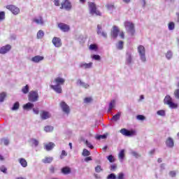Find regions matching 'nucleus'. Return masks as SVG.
<instances>
[{
    "mask_svg": "<svg viewBox=\"0 0 179 179\" xmlns=\"http://www.w3.org/2000/svg\"><path fill=\"white\" fill-rule=\"evenodd\" d=\"M176 171H172L169 172V176H171V177H176Z\"/></svg>",
    "mask_w": 179,
    "mask_h": 179,
    "instance_id": "obj_60",
    "label": "nucleus"
},
{
    "mask_svg": "<svg viewBox=\"0 0 179 179\" xmlns=\"http://www.w3.org/2000/svg\"><path fill=\"white\" fill-rule=\"evenodd\" d=\"M55 146V144H54V143L50 142L45 145V149L48 152L50 150H52Z\"/></svg>",
    "mask_w": 179,
    "mask_h": 179,
    "instance_id": "obj_24",
    "label": "nucleus"
},
{
    "mask_svg": "<svg viewBox=\"0 0 179 179\" xmlns=\"http://www.w3.org/2000/svg\"><path fill=\"white\" fill-rule=\"evenodd\" d=\"M54 3L55 6H59V0H55Z\"/></svg>",
    "mask_w": 179,
    "mask_h": 179,
    "instance_id": "obj_62",
    "label": "nucleus"
},
{
    "mask_svg": "<svg viewBox=\"0 0 179 179\" xmlns=\"http://www.w3.org/2000/svg\"><path fill=\"white\" fill-rule=\"evenodd\" d=\"M60 9H65L66 10H71L72 9V4L69 2V0H65L62 3Z\"/></svg>",
    "mask_w": 179,
    "mask_h": 179,
    "instance_id": "obj_10",
    "label": "nucleus"
},
{
    "mask_svg": "<svg viewBox=\"0 0 179 179\" xmlns=\"http://www.w3.org/2000/svg\"><path fill=\"white\" fill-rule=\"evenodd\" d=\"M41 118L42 120H48V118H51V113L48 111L43 110L41 113Z\"/></svg>",
    "mask_w": 179,
    "mask_h": 179,
    "instance_id": "obj_21",
    "label": "nucleus"
},
{
    "mask_svg": "<svg viewBox=\"0 0 179 179\" xmlns=\"http://www.w3.org/2000/svg\"><path fill=\"white\" fill-rule=\"evenodd\" d=\"M130 155L134 156V157H136V159H139V157H141V154L138 153L136 151L131 150Z\"/></svg>",
    "mask_w": 179,
    "mask_h": 179,
    "instance_id": "obj_38",
    "label": "nucleus"
},
{
    "mask_svg": "<svg viewBox=\"0 0 179 179\" xmlns=\"http://www.w3.org/2000/svg\"><path fill=\"white\" fill-rule=\"evenodd\" d=\"M165 143L166 148H169V149H173V148H174V140L171 137H168Z\"/></svg>",
    "mask_w": 179,
    "mask_h": 179,
    "instance_id": "obj_18",
    "label": "nucleus"
},
{
    "mask_svg": "<svg viewBox=\"0 0 179 179\" xmlns=\"http://www.w3.org/2000/svg\"><path fill=\"white\" fill-rule=\"evenodd\" d=\"M96 34L98 36L103 37V38H107V32L103 31V28L101 24L97 25Z\"/></svg>",
    "mask_w": 179,
    "mask_h": 179,
    "instance_id": "obj_12",
    "label": "nucleus"
},
{
    "mask_svg": "<svg viewBox=\"0 0 179 179\" xmlns=\"http://www.w3.org/2000/svg\"><path fill=\"white\" fill-rule=\"evenodd\" d=\"M157 114L161 117H166V111L164 110H159L157 111Z\"/></svg>",
    "mask_w": 179,
    "mask_h": 179,
    "instance_id": "obj_44",
    "label": "nucleus"
},
{
    "mask_svg": "<svg viewBox=\"0 0 179 179\" xmlns=\"http://www.w3.org/2000/svg\"><path fill=\"white\" fill-rule=\"evenodd\" d=\"M108 160L110 162V163H114V157L110 155L107 157Z\"/></svg>",
    "mask_w": 179,
    "mask_h": 179,
    "instance_id": "obj_53",
    "label": "nucleus"
},
{
    "mask_svg": "<svg viewBox=\"0 0 179 179\" xmlns=\"http://www.w3.org/2000/svg\"><path fill=\"white\" fill-rule=\"evenodd\" d=\"M32 22L39 26H44V19L41 16L34 18Z\"/></svg>",
    "mask_w": 179,
    "mask_h": 179,
    "instance_id": "obj_16",
    "label": "nucleus"
},
{
    "mask_svg": "<svg viewBox=\"0 0 179 179\" xmlns=\"http://www.w3.org/2000/svg\"><path fill=\"white\" fill-rule=\"evenodd\" d=\"M85 145L87 146V148H90V149H93V148H94L93 145H92V143H90L87 140L85 141Z\"/></svg>",
    "mask_w": 179,
    "mask_h": 179,
    "instance_id": "obj_54",
    "label": "nucleus"
},
{
    "mask_svg": "<svg viewBox=\"0 0 179 179\" xmlns=\"http://www.w3.org/2000/svg\"><path fill=\"white\" fill-rule=\"evenodd\" d=\"M65 85V78L57 76L55 77L52 81V85H50V89L54 90L57 94H61L62 93V86Z\"/></svg>",
    "mask_w": 179,
    "mask_h": 179,
    "instance_id": "obj_1",
    "label": "nucleus"
},
{
    "mask_svg": "<svg viewBox=\"0 0 179 179\" xmlns=\"http://www.w3.org/2000/svg\"><path fill=\"white\" fill-rule=\"evenodd\" d=\"M30 90V87L29 85H26L25 86L22 87L21 92L23 93V94H27Z\"/></svg>",
    "mask_w": 179,
    "mask_h": 179,
    "instance_id": "obj_29",
    "label": "nucleus"
},
{
    "mask_svg": "<svg viewBox=\"0 0 179 179\" xmlns=\"http://www.w3.org/2000/svg\"><path fill=\"white\" fill-rule=\"evenodd\" d=\"M176 16H177L176 22L177 23H179V12L176 13Z\"/></svg>",
    "mask_w": 179,
    "mask_h": 179,
    "instance_id": "obj_64",
    "label": "nucleus"
},
{
    "mask_svg": "<svg viewBox=\"0 0 179 179\" xmlns=\"http://www.w3.org/2000/svg\"><path fill=\"white\" fill-rule=\"evenodd\" d=\"M20 164H21L22 167H26L27 166V161L24 158H20L18 159Z\"/></svg>",
    "mask_w": 179,
    "mask_h": 179,
    "instance_id": "obj_32",
    "label": "nucleus"
},
{
    "mask_svg": "<svg viewBox=\"0 0 179 179\" xmlns=\"http://www.w3.org/2000/svg\"><path fill=\"white\" fill-rule=\"evenodd\" d=\"M52 43L56 48H59V47L62 46V42L61 41V38L58 37H54L52 38Z\"/></svg>",
    "mask_w": 179,
    "mask_h": 179,
    "instance_id": "obj_14",
    "label": "nucleus"
},
{
    "mask_svg": "<svg viewBox=\"0 0 179 179\" xmlns=\"http://www.w3.org/2000/svg\"><path fill=\"white\" fill-rule=\"evenodd\" d=\"M30 143H31V145L33 147L34 146V148H37L38 146V141L36 138H31L30 140Z\"/></svg>",
    "mask_w": 179,
    "mask_h": 179,
    "instance_id": "obj_30",
    "label": "nucleus"
},
{
    "mask_svg": "<svg viewBox=\"0 0 179 179\" xmlns=\"http://www.w3.org/2000/svg\"><path fill=\"white\" fill-rule=\"evenodd\" d=\"M32 110L34 114H36V115H38V113H40V111L38 110V108H33Z\"/></svg>",
    "mask_w": 179,
    "mask_h": 179,
    "instance_id": "obj_59",
    "label": "nucleus"
},
{
    "mask_svg": "<svg viewBox=\"0 0 179 179\" xmlns=\"http://www.w3.org/2000/svg\"><path fill=\"white\" fill-rule=\"evenodd\" d=\"M115 169H117V165L116 164H113V165L110 166L111 171H114V170H115Z\"/></svg>",
    "mask_w": 179,
    "mask_h": 179,
    "instance_id": "obj_61",
    "label": "nucleus"
},
{
    "mask_svg": "<svg viewBox=\"0 0 179 179\" xmlns=\"http://www.w3.org/2000/svg\"><path fill=\"white\" fill-rule=\"evenodd\" d=\"M115 45L117 50H122L124 48V41H120Z\"/></svg>",
    "mask_w": 179,
    "mask_h": 179,
    "instance_id": "obj_34",
    "label": "nucleus"
},
{
    "mask_svg": "<svg viewBox=\"0 0 179 179\" xmlns=\"http://www.w3.org/2000/svg\"><path fill=\"white\" fill-rule=\"evenodd\" d=\"M88 6L90 15H92V16L94 15H96V16H101V13L99 10H97L96 3H94V2H89Z\"/></svg>",
    "mask_w": 179,
    "mask_h": 179,
    "instance_id": "obj_3",
    "label": "nucleus"
},
{
    "mask_svg": "<svg viewBox=\"0 0 179 179\" xmlns=\"http://www.w3.org/2000/svg\"><path fill=\"white\" fill-rule=\"evenodd\" d=\"M44 60V57L36 55L31 59V62L34 64H38V62H41V61Z\"/></svg>",
    "mask_w": 179,
    "mask_h": 179,
    "instance_id": "obj_20",
    "label": "nucleus"
},
{
    "mask_svg": "<svg viewBox=\"0 0 179 179\" xmlns=\"http://www.w3.org/2000/svg\"><path fill=\"white\" fill-rule=\"evenodd\" d=\"M2 142H3V145H5L6 146H8L9 145V140H8L6 138H3L2 140Z\"/></svg>",
    "mask_w": 179,
    "mask_h": 179,
    "instance_id": "obj_58",
    "label": "nucleus"
},
{
    "mask_svg": "<svg viewBox=\"0 0 179 179\" xmlns=\"http://www.w3.org/2000/svg\"><path fill=\"white\" fill-rule=\"evenodd\" d=\"M6 9H8V10H10V12L13 13V15H19L20 13V9L14 5L6 6Z\"/></svg>",
    "mask_w": 179,
    "mask_h": 179,
    "instance_id": "obj_9",
    "label": "nucleus"
},
{
    "mask_svg": "<svg viewBox=\"0 0 179 179\" xmlns=\"http://www.w3.org/2000/svg\"><path fill=\"white\" fill-rule=\"evenodd\" d=\"M175 99H176V100H179V89H177L174 91L173 92Z\"/></svg>",
    "mask_w": 179,
    "mask_h": 179,
    "instance_id": "obj_47",
    "label": "nucleus"
},
{
    "mask_svg": "<svg viewBox=\"0 0 179 179\" xmlns=\"http://www.w3.org/2000/svg\"><path fill=\"white\" fill-rule=\"evenodd\" d=\"M58 27L62 30V31H64V33H66V31H69V25L60 22L58 24Z\"/></svg>",
    "mask_w": 179,
    "mask_h": 179,
    "instance_id": "obj_17",
    "label": "nucleus"
},
{
    "mask_svg": "<svg viewBox=\"0 0 179 179\" xmlns=\"http://www.w3.org/2000/svg\"><path fill=\"white\" fill-rule=\"evenodd\" d=\"M101 166L100 165H98L97 166L95 167V171L96 173H100L101 171Z\"/></svg>",
    "mask_w": 179,
    "mask_h": 179,
    "instance_id": "obj_57",
    "label": "nucleus"
},
{
    "mask_svg": "<svg viewBox=\"0 0 179 179\" xmlns=\"http://www.w3.org/2000/svg\"><path fill=\"white\" fill-rule=\"evenodd\" d=\"M3 20H5V12L1 11L0 12V22H3Z\"/></svg>",
    "mask_w": 179,
    "mask_h": 179,
    "instance_id": "obj_50",
    "label": "nucleus"
},
{
    "mask_svg": "<svg viewBox=\"0 0 179 179\" xmlns=\"http://www.w3.org/2000/svg\"><path fill=\"white\" fill-rule=\"evenodd\" d=\"M76 85L77 86H81V87H83L84 89H89L90 87L88 83L82 81L80 79L77 80Z\"/></svg>",
    "mask_w": 179,
    "mask_h": 179,
    "instance_id": "obj_19",
    "label": "nucleus"
},
{
    "mask_svg": "<svg viewBox=\"0 0 179 179\" xmlns=\"http://www.w3.org/2000/svg\"><path fill=\"white\" fill-rule=\"evenodd\" d=\"M117 179H125V174L124 173L121 172L118 173Z\"/></svg>",
    "mask_w": 179,
    "mask_h": 179,
    "instance_id": "obj_52",
    "label": "nucleus"
},
{
    "mask_svg": "<svg viewBox=\"0 0 179 179\" xmlns=\"http://www.w3.org/2000/svg\"><path fill=\"white\" fill-rule=\"evenodd\" d=\"M120 134H122V135H124V136H136V131L134 129H131V130H128L125 128L122 129L120 130Z\"/></svg>",
    "mask_w": 179,
    "mask_h": 179,
    "instance_id": "obj_7",
    "label": "nucleus"
},
{
    "mask_svg": "<svg viewBox=\"0 0 179 179\" xmlns=\"http://www.w3.org/2000/svg\"><path fill=\"white\" fill-rule=\"evenodd\" d=\"M165 57H166V59L170 61V59H171V58H173V52H171V50H168L165 54Z\"/></svg>",
    "mask_w": 179,
    "mask_h": 179,
    "instance_id": "obj_35",
    "label": "nucleus"
},
{
    "mask_svg": "<svg viewBox=\"0 0 179 179\" xmlns=\"http://www.w3.org/2000/svg\"><path fill=\"white\" fill-rule=\"evenodd\" d=\"M90 50L91 51H97V50H99V47H97V45L96 44H91L90 45Z\"/></svg>",
    "mask_w": 179,
    "mask_h": 179,
    "instance_id": "obj_42",
    "label": "nucleus"
},
{
    "mask_svg": "<svg viewBox=\"0 0 179 179\" xmlns=\"http://www.w3.org/2000/svg\"><path fill=\"white\" fill-rule=\"evenodd\" d=\"M19 107H20V104L19 103V101H16L11 108L12 111H17L19 110Z\"/></svg>",
    "mask_w": 179,
    "mask_h": 179,
    "instance_id": "obj_33",
    "label": "nucleus"
},
{
    "mask_svg": "<svg viewBox=\"0 0 179 179\" xmlns=\"http://www.w3.org/2000/svg\"><path fill=\"white\" fill-rule=\"evenodd\" d=\"M120 34V29L117 26H113L111 30V37L113 38H117Z\"/></svg>",
    "mask_w": 179,
    "mask_h": 179,
    "instance_id": "obj_15",
    "label": "nucleus"
},
{
    "mask_svg": "<svg viewBox=\"0 0 179 179\" xmlns=\"http://www.w3.org/2000/svg\"><path fill=\"white\" fill-rule=\"evenodd\" d=\"M64 156H68V153L66 152V151H65V150H62V154H61V155H60V159H64Z\"/></svg>",
    "mask_w": 179,
    "mask_h": 179,
    "instance_id": "obj_56",
    "label": "nucleus"
},
{
    "mask_svg": "<svg viewBox=\"0 0 179 179\" xmlns=\"http://www.w3.org/2000/svg\"><path fill=\"white\" fill-rule=\"evenodd\" d=\"M121 118V113L118 112L116 115H113L111 118V121L117 122Z\"/></svg>",
    "mask_w": 179,
    "mask_h": 179,
    "instance_id": "obj_31",
    "label": "nucleus"
},
{
    "mask_svg": "<svg viewBox=\"0 0 179 179\" xmlns=\"http://www.w3.org/2000/svg\"><path fill=\"white\" fill-rule=\"evenodd\" d=\"M38 91L34 90L29 92L28 100L31 103H36V101H38Z\"/></svg>",
    "mask_w": 179,
    "mask_h": 179,
    "instance_id": "obj_6",
    "label": "nucleus"
},
{
    "mask_svg": "<svg viewBox=\"0 0 179 179\" xmlns=\"http://www.w3.org/2000/svg\"><path fill=\"white\" fill-rule=\"evenodd\" d=\"M107 138V134H99L96 136V139L98 141H100V139H106Z\"/></svg>",
    "mask_w": 179,
    "mask_h": 179,
    "instance_id": "obj_46",
    "label": "nucleus"
},
{
    "mask_svg": "<svg viewBox=\"0 0 179 179\" xmlns=\"http://www.w3.org/2000/svg\"><path fill=\"white\" fill-rule=\"evenodd\" d=\"M107 179H117V176L115 173H110L107 176Z\"/></svg>",
    "mask_w": 179,
    "mask_h": 179,
    "instance_id": "obj_51",
    "label": "nucleus"
},
{
    "mask_svg": "<svg viewBox=\"0 0 179 179\" xmlns=\"http://www.w3.org/2000/svg\"><path fill=\"white\" fill-rule=\"evenodd\" d=\"M106 8H107V9L108 10H113V9H115V7L114 6V4H113V3L106 4Z\"/></svg>",
    "mask_w": 179,
    "mask_h": 179,
    "instance_id": "obj_43",
    "label": "nucleus"
},
{
    "mask_svg": "<svg viewBox=\"0 0 179 179\" xmlns=\"http://www.w3.org/2000/svg\"><path fill=\"white\" fill-rule=\"evenodd\" d=\"M124 24L127 33L131 34V36H134V34H135V26L134 25V23L129 21H126Z\"/></svg>",
    "mask_w": 179,
    "mask_h": 179,
    "instance_id": "obj_5",
    "label": "nucleus"
},
{
    "mask_svg": "<svg viewBox=\"0 0 179 179\" xmlns=\"http://www.w3.org/2000/svg\"><path fill=\"white\" fill-rule=\"evenodd\" d=\"M0 171L3 173V174H6L8 173V169L4 165L0 166Z\"/></svg>",
    "mask_w": 179,
    "mask_h": 179,
    "instance_id": "obj_45",
    "label": "nucleus"
},
{
    "mask_svg": "<svg viewBox=\"0 0 179 179\" xmlns=\"http://www.w3.org/2000/svg\"><path fill=\"white\" fill-rule=\"evenodd\" d=\"M92 101H93V99H92V97H86L84 99V103L86 104L92 103Z\"/></svg>",
    "mask_w": 179,
    "mask_h": 179,
    "instance_id": "obj_48",
    "label": "nucleus"
},
{
    "mask_svg": "<svg viewBox=\"0 0 179 179\" xmlns=\"http://www.w3.org/2000/svg\"><path fill=\"white\" fill-rule=\"evenodd\" d=\"M137 120H138L139 121H143L145 120V116L143 115H138L136 116Z\"/></svg>",
    "mask_w": 179,
    "mask_h": 179,
    "instance_id": "obj_55",
    "label": "nucleus"
},
{
    "mask_svg": "<svg viewBox=\"0 0 179 179\" xmlns=\"http://www.w3.org/2000/svg\"><path fill=\"white\" fill-rule=\"evenodd\" d=\"M79 67L82 69H92L93 68V62L86 63V62H81L79 64Z\"/></svg>",
    "mask_w": 179,
    "mask_h": 179,
    "instance_id": "obj_13",
    "label": "nucleus"
},
{
    "mask_svg": "<svg viewBox=\"0 0 179 179\" xmlns=\"http://www.w3.org/2000/svg\"><path fill=\"white\" fill-rule=\"evenodd\" d=\"M137 51L141 62L145 64V62H146V50L145 49V47L142 45H138Z\"/></svg>",
    "mask_w": 179,
    "mask_h": 179,
    "instance_id": "obj_2",
    "label": "nucleus"
},
{
    "mask_svg": "<svg viewBox=\"0 0 179 179\" xmlns=\"http://www.w3.org/2000/svg\"><path fill=\"white\" fill-rule=\"evenodd\" d=\"M52 131H54V127L52 126L48 125L44 127L45 132H52Z\"/></svg>",
    "mask_w": 179,
    "mask_h": 179,
    "instance_id": "obj_36",
    "label": "nucleus"
},
{
    "mask_svg": "<svg viewBox=\"0 0 179 179\" xmlns=\"http://www.w3.org/2000/svg\"><path fill=\"white\" fill-rule=\"evenodd\" d=\"M114 108H115V99H113L109 102L107 113H111V111H113V109Z\"/></svg>",
    "mask_w": 179,
    "mask_h": 179,
    "instance_id": "obj_22",
    "label": "nucleus"
},
{
    "mask_svg": "<svg viewBox=\"0 0 179 179\" xmlns=\"http://www.w3.org/2000/svg\"><path fill=\"white\" fill-rule=\"evenodd\" d=\"M60 108L64 114H66V115H69L71 113V108H69V106L66 104L65 101H62L60 103Z\"/></svg>",
    "mask_w": 179,
    "mask_h": 179,
    "instance_id": "obj_8",
    "label": "nucleus"
},
{
    "mask_svg": "<svg viewBox=\"0 0 179 179\" xmlns=\"http://www.w3.org/2000/svg\"><path fill=\"white\" fill-rule=\"evenodd\" d=\"M118 157L120 162H123L124 157H125V150H121L118 154Z\"/></svg>",
    "mask_w": 179,
    "mask_h": 179,
    "instance_id": "obj_28",
    "label": "nucleus"
},
{
    "mask_svg": "<svg viewBox=\"0 0 179 179\" xmlns=\"http://www.w3.org/2000/svg\"><path fill=\"white\" fill-rule=\"evenodd\" d=\"M62 173L63 174H64L65 176H66L68 174H71V168H69L68 166L63 167L62 169Z\"/></svg>",
    "mask_w": 179,
    "mask_h": 179,
    "instance_id": "obj_27",
    "label": "nucleus"
},
{
    "mask_svg": "<svg viewBox=\"0 0 179 179\" xmlns=\"http://www.w3.org/2000/svg\"><path fill=\"white\" fill-rule=\"evenodd\" d=\"M126 64L127 65H131L132 64V54L129 52H127L126 55Z\"/></svg>",
    "mask_w": 179,
    "mask_h": 179,
    "instance_id": "obj_23",
    "label": "nucleus"
},
{
    "mask_svg": "<svg viewBox=\"0 0 179 179\" xmlns=\"http://www.w3.org/2000/svg\"><path fill=\"white\" fill-rule=\"evenodd\" d=\"M168 29L169 30H174L176 29V24L173 22H170L168 24Z\"/></svg>",
    "mask_w": 179,
    "mask_h": 179,
    "instance_id": "obj_40",
    "label": "nucleus"
},
{
    "mask_svg": "<svg viewBox=\"0 0 179 179\" xmlns=\"http://www.w3.org/2000/svg\"><path fill=\"white\" fill-rule=\"evenodd\" d=\"M91 58L94 61H101V57L99 55H92Z\"/></svg>",
    "mask_w": 179,
    "mask_h": 179,
    "instance_id": "obj_41",
    "label": "nucleus"
},
{
    "mask_svg": "<svg viewBox=\"0 0 179 179\" xmlns=\"http://www.w3.org/2000/svg\"><path fill=\"white\" fill-rule=\"evenodd\" d=\"M54 160V158L51 157H45L44 159H42V162L45 164H50V163H52V161Z\"/></svg>",
    "mask_w": 179,
    "mask_h": 179,
    "instance_id": "obj_26",
    "label": "nucleus"
},
{
    "mask_svg": "<svg viewBox=\"0 0 179 179\" xmlns=\"http://www.w3.org/2000/svg\"><path fill=\"white\" fill-rule=\"evenodd\" d=\"M34 107V104L31 102H28L27 103L24 104L23 106L24 110H31Z\"/></svg>",
    "mask_w": 179,
    "mask_h": 179,
    "instance_id": "obj_25",
    "label": "nucleus"
},
{
    "mask_svg": "<svg viewBox=\"0 0 179 179\" xmlns=\"http://www.w3.org/2000/svg\"><path fill=\"white\" fill-rule=\"evenodd\" d=\"M164 104L169 106V108H177L178 107V104L174 103L173 101V98L170 95H166L164 99Z\"/></svg>",
    "mask_w": 179,
    "mask_h": 179,
    "instance_id": "obj_4",
    "label": "nucleus"
},
{
    "mask_svg": "<svg viewBox=\"0 0 179 179\" xmlns=\"http://www.w3.org/2000/svg\"><path fill=\"white\" fill-rule=\"evenodd\" d=\"M10 50H12V45H6L4 46H2L0 48V54L3 55L5 54H8V52H9Z\"/></svg>",
    "mask_w": 179,
    "mask_h": 179,
    "instance_id": "obj_11",
    "label": "nucleus"
},
{
    "mask_svg": "<svg viewBox=\"0 0 179 179\" xmlns=\"http://www.w3.org/2000/svg\"><path fill=\"white\" fill-rule=\"evenodd\" d=\"M6 98V92L0 93V103H3L5 99Z\"/></svg>",
    "mask_w": 179,
    "mask_h": 179,
    "instance_id": "obj_39",
    "label": "nucleus"
},
{
    "mask_svg": "<svg viewBox=\"0 0 179 179\" xmlns=\"http://www.w3.org/2000/svg\"><path fill=\"white\" fill-rule=\"evenodd\" d=\"M83 156H85V157L90 156V152L87 149H84L83 151Z\"/></svg>",
    "mask_w": 179,
    "mask_h": 179,
    "instance_id": "obj_49",
    "label": "nucleus"
},
{
    "mask_svg": "<svg viewBox=\"0 0 179 179\" xmlns=\"http://www.w3.org/2000/svg\"><path fill=\"white\" fill-rule=\"evenodd\" d=\"M50 173H55V168H54V166H50Z\"/></svg>",
    "mask_w": 179,
    "mask_h": 179,
    "instance_id": "obj_63",
    "label": "nucleus"
},
{
    "mask_svg": "<svg viewBox=\"0 0 179 179\" xmlns=\"http://www.w3.org/2000/svg\"><path fill=\"white\" fill-rule=\"evenodd\" d=\"M36 37L38 40L43 38L44 37V31L39 30L36 34Z\"/></svg>",
    "mask_w": 179,
    "mask_h": 179,
    "instance_id": "obj_37",
    "label": "nucleus"
}]
</instances>
